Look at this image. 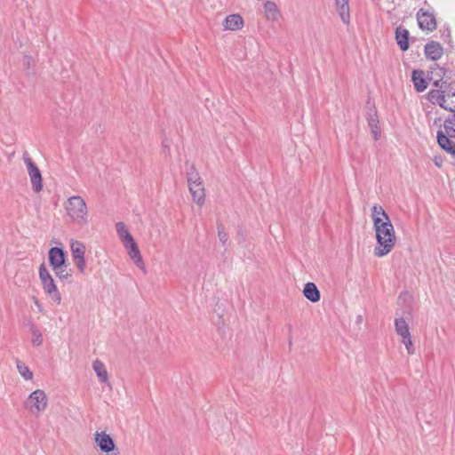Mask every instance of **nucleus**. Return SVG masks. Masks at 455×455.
<instances>
[{"label": "nucleus", "mask_w": 455, "mask_h": 455, "mask_svg": "<svg viewBox=\"0 0 455 455\" xmlns=\"http://www.w3.org/2000/svg\"><path fill=\"white\" fill-rule=\"evenodd\" d=\"M116 228L124 245L134 240L124 222H117L116 224Z\"/></svg>", "instance_id": "obj_21"}, {"label": "nucleus", "mask_w": 455, "mask_h": 455, "mask_svg": "<svg viewBox=\"0 0 455 455\" xmlns=\"http://www.w3.org/2000/svg\"><path fill=\"white\" fill-rule=\"evenodd\" d=\"M446 69L448 70V76H453L455 77V73H453L451 70H450L448 68H446Z\"/></svg>", "instance_id": "obj_37"}, {"label": "nucleus", "mask_w": 455, "mask_h": 455, "mask_svg": "<svg viewBox=\"0 0 455 455\" xmlns=\"http://www.w3.org/2000/svg\"><path fill=\"white\" fill-rule=\"evenodd\" d=\"M49 263L53 270H58L61 267H65L66 254L62 248L52 247L49 250Z\"/></svg>", "instance_id": "obj_9"}, {"label": "nucleus", "mask_w": 455, "mask_h": 455, "mask_svg": "<svg viewBox=\"0 0 455 455\" xmlns=\"http://www.w3.org/2000/svg\"><path fill=\"white\" fill-rule=\"evenodd\" d=\"M371 217L373 220V227L375 226V220H387V218H389L384 209L377 204L373 205L371 208Z\"/></svg>", "instance_id": "obj_28"}, {"label": "nucleus", "mask_w": 455, "mask_h": 455, "mask_svg": "<svg viewBox=\"0 0 455 455\" xmlns=\"http://www.w3.org/2000/svg\"><path fill=\"white\" fill-rule=\"evenodd\" d=\"M22 65L28 71V75L35 73V60L31 56L25 55L22 60Z\"/></svg>", "instance_id": "obj_30"}, {"label": "nucleus", "mask_w": 455, "mask_h": 455, "mask_svg": "<svg viewBox=\"0 0 455 455\" xmlns=\"http://www.w3.org/2000/svg\"><path fill=\"white\" fill-rule=\"evenodd\" d=\"M395 328L396 333L398 335H400L401 337L411 334L410 331H409L408 323L403 317L396 318L395 320Z\"/></svg>", "instance_id": "obj_26"}, {"label": "nucleus", "mask_w": 455, "mask_h": 455, "mask_svg": "<svg viewBox=\"0 0 455 455\" xmlns=\"http://www.w3.org/2000/svg\"><path fill=\"white\" fill-rule=\"evenodd\" d=\"M95 443L100 451L108 455H120V451L116 447L114 439L106 432H96L94 435Z\"/></svg>", "instance_id": "obj_5"}, {"label": "nucleus", "mask_w": 455, "mask_h": 455, "mask_svg": "<svg viewBox=\"0 0 455 455\" xmlns=\"http://www.w3.org/2000/svg\"><path fill=\"white\" fill-rule=\"evenodd\" d=\"M436 75L438 76L439 78L434 81L433 86L435 87L436 89H440L442 87L443 78L442 77L441 72L438 71Z\"/></svg>", "instance_id": "obj_33"}, {"label": "nucleus", "mask_w": 455, "mask_h": 455, "mask_svg": "<svg viewBox=\"0 0 455 455\" xmlns=\"http://www.w3.org/2000/svg\"><path fill=\"white\" fill-rule=\"evenodd\" d=\"M16 366L19 373L26 379L30 380L33 378V373L29 368L20 360H16Z\"/></svg>", "instance_id": "obj_27"}, {"label": "nucleus", "mask_w": 455, "mask_h": 455, "mask_svg": "<svg viewBox=\"0 0 455 455\" xmlns=\"http://www.w3.org/2000/svg\"><path fill=\"white\" fill-rule=\"evenodd\" d=\"M452 137L439 130L436 134V139L439 146L447 153L455 157V143L451 140Z\"/></svg>", "instance_id": "obj_12"}, {"label": "nucleus", "mask_w": 455, "mask_h": 455, "mask_svg": "<svg viewBox=\"0 0 455 455\" xmlns=\"http://www.w3.org/2000/svg\"><path fill=\"white\" fill-rule=\"evenodd\" d=\"M70 249L76 266L81 273H84L85 269V247L84 243L79 241H72Z\"/></svg>", "instance_id": "obj_8"}, {"label": "nucleus", "mask_w": 455, "mask_h": 455, "mask_svg": "<svg viewBox=\"0 0 455 455\" xmlns=\"http://www.w3.org/2000/svg\"><path fill=\"white\" fill-rule=\"evenodd\" d=\"M124 246L127 250L128 254H129L130 258L132 259V261L134 262V264L139 267H142L144 263H143L140 250H139L138 245L135 243V241L133 240V241L128 243L127 244H124Z\"/></svg>", "instance_id": "obj_13"}, {"label": "nucleus", "mask_w": 455, "mask_h": 455, "mask_svg": "<svg viewBox=\"0 0 455 455\" xmlns=\"http://www.w3.org/2000/svg\"><path fill=\"white\" fill-rule=\"evenodd\" d=\"M444 133H447L450 137H455V112H451L445 119L443 123Z\"/></svg>", "instance_id": "obj_25"}, {"label": "nucleus", "mask_w": 455, "mask_h": 455, "mask_svg": "<svg viewBox=\"0 0 455 455\" xmlns=\"http://www.w3.org/2000/svg\"><path fill=\"white\" fill-rule=\"evenodd\" d=\"M375 235L377 245L374 247L373 253L376 257H384L387 255L395 247L396 237L394 226L389 218L387 220H375Z\"/></svg>", "instance_id": "obj_1"}, {"label": "nucleus", "mask_w": 455, "mask_h": 455, "mask_svg": "<svg viewBox=\"0 0 455 455\" xmlns=\"http://www.w3.org/2000/svg\"><path fill=\"white\" fill-rule=\"evenodd\" d=\"M411 79L417 92H421L427 89V82L425 79V73L422 70H413Z\"/></svg>", "instance_id": "obj_16"}, {"label": "nucleus", "mask_w": 455, "mask_h": 455, "mask_svg": "<svg viewBox=\"0 0 455 455\" xmlns=\"http://www.w3.org/2000/svg\"><path fill=\"white\" fill-rule=\"evenodd\" d=\"M445 36H446L448 38H450V37H451V32H450V30H449L448 28L446 29V31H444V32L443 33L442 37H444Z\"/></svg>", "instance_id": "obj_36"}, {"label": "nucleus", "mask_w": 455, "mask_h": 455, "mask_svg": "<svg viewBox=\"0 0 455 455\" xmlns=\"http://www.w3.org/2000/svg\"><path fill=\"white\" fill-rule=\"evenodd\" d=\"M451 98H447V103H451Z\"/></svg>", "instance_id": "obj_41"}, {"label": "nucleus", "mask_w": 455, "mask_h": 455, "mask_svg": "<svg viewBox=\"0 0 455 455\" xmlns=\"http://www.w3.org/2000/svg\"><path fill=\"white\" fill-rule=\"evenodd\" d=\"M66 210L68 216L78 224L87 223V205L79 196H73L68 199Z\"/></svg>", "instance_id": "obj_2"}, {"label": "nucleus", "mask_w": 455, "mask_h": 455, "mask_svg": "<svg viewBox=\"0 0 455 455\" xmlns=\"http://www.w3.org/2000/svg\"><path fill=\"white\" fill-rule=\"evenodd\" d=\"M292 345V340H291V338L289 339V347H291Z\"/></svg>", "instance_id": "obj_40"}, {"label": "nucleus", "mask_w": 455, "mask_h": 455, "mask_svg": "<svg viewBox=\"0 0 455 455\" xmlns=\"http://www.w3.org/2000/svg\"><path fill=\"white\" fill-rule=\"evenodd\" d=\"M26 405L33 413L44 411L47 406V397L44 391L41 389L33 391L29 395Z\"/></svg>", "instance_id": "obj_6"}, {"label": "nucleus", "mask_w": 455, "mask_h": 455, "mask_svg": "<svg viewBox=\"0 0 455 455\" xmlns=\"http://www.w3.org/2000/svg\"><path fill=\"white\" fill-rule=\"evenodd\" d=\"M264 11L267 20H277L280 16L276 4L272 1H267L264 4Z\"/></svg>", "instance_id": "obj_23"}, {"label": "nucleus", "mask_w": 455, "mask_h": 455, "mask_svg": "<svg viewBox=\"0 0 455 455\" xmlns=\"http://www.w3.org/2000/svg\"><path fill=\"white\" fill-rule=\"evenodd\" d=\"M362 320H363V316L362 315H358L357 319H356V322L357 323H362Z\"/></svg>", "instance_id": "obj_39"}, {"label": "nucleus", "mask_w": 455, "mask_h": 455, "mask_svg": "<svg viewBox=\"0 0 455 455\" xmlns=\"http://www.w3.org/2000/svg\"><path fill=\"white\" fill-rule=\"evenodd\" d=\"M55 275L60 279V280H66L69 276H71L70 270H68L67 266L60 267L58 270H53Z\"/></svg>", "instance_id": "obj_32"}, {"label": "nucleus", "mask_w": 455, "mask_h": 455, "mask_svg": "<svg viewBox=\"0 0 455 455\" xmlns=\"http://www.w3.org/2000/svg\"><path fill=\"white\" fill-rule=\"evenodd\" d=\"M189 192L192 196L193 201L202 206L205 201V190L204 187L203 180L198 181L197 183H193L188 186Z\"/></svg>", "instance_id": "obj_11"}, {"label": "nucleus", "mask_w": 455, "mask_h": 455, "mask_svg": "<svg viewBox=\"0 0 455 455\" xmlns=\"http://www.w3.org/2000/svg\"><path fill=\"white\" fill-rule=\"evenodd\" d=\"M92 368L102 383L108 382V375L104 363L100 360H95L92 363Z\"/></svg>", "instance_id": "obj_22"}, {"label": "nucleus", "mask_w": 455, "mask_h": 455, "mask_svg": "<svg viewBox=\"0 0 455 455\" xmlns=\"http://www.w3.org/2000/svg\"><path fill=\"white\" fill-rule=\"evenodd\" d=\"M35 304L36 305V307H38L41 310V305L37 299H35Z\"/></svg>", "instance_id": "obj_38"}, {"label": "nucleus", "mask_w": 455, "mask_h": 455, "mask_svg": "<svg viewBox=\"0 0 455 455\" xmlns=\"http://www.w3.org/2000/svg\"><path fill=\"white\" fill-rule=\"evenodd\" d=\"M302 292L304 297L313 303L318 302L321 299L320 291L314 283H307Z\"/></svg>", "instance_id": "obj_14"}, {"label": "nucleus", "mask_w": 455, "mask_h": 455, "mask_svg": "<svg viewBox=\"0 0 455 455\" xmlns=\"http://www.w3.org/2000/svg\"><path fill=\"white\" fill-rule=\"evenodd\" d=\"M367 121L374 140H378L380 136V131L379 128V117L375 109L369 113Z\"/></svg>", "instance_id": "obj_20"}, {"label": "nucleus", "mask_w": 455, "mask_h": 455, "mask_svg": "<svg viewBox=\"0 0 455 455\" xmlns=\"http://www.w3.org/2000/svg\"><path fill=\"white\" fill-rule=\"evenodd\" d=\"M402 343L404 344V346L408 351V354L413 355L415 353V349H414L413 343L411 341V334L402 337Z\"/></svg>", "instance_id": "obj_31"}, {"label": "nucleus", "mask_w": 455, "mask_h": 455, "mask_svg": "<svg viewBox=\"0 0 455 455\" xmlns=\"http://www.w3.org/2000/svg\"><path fill=\"white\" fill-rule=\"evenodd\" d=\"M185 168H186V178H187L188 186L190 184H193V183L195 184V183H197L198 181L203 180L194 164L187 161L185 163Z\"/></svg>", "instance_id": "obj_19"}, {"label": "nucleus", "mask_w": 455, "mask_h": 455, "mask_svg": "<svg viewBox=\"0 0 455 455\" xmlns=\"http://www.w3.org/2000/svg\"><path fill=\"white\" fill-rule=\"evenodd\" d=\"M22 158L28 168L32 188L35 192L38 193L43 188V179L41 172L27 152L23 154Z\"/></svg>", "instance_id": "obj_4"}, {"label": "nucleus", "mask_w": 455, "mask_h": 455, "mask_svg": "<svg viewBox=\"0 0 455 455\" xmlns=\"http://www.w3.org/2000/svg\"><path fill=\"white\" fill-rule=\"evenodd\" d=\"M416 18L420 29L430 32L435 30L436 20L433 12L420 8L416 14Z\"/></svg>", "instance_id": "obj_7"}, {"label": "nucleus", "mask_w": 455, "mask_h": 455, "mask_svg": "<svg viewBox=\"0 0 455 455\" xmlns=\"http://www.w3.org/2000/svg\"><path fill=\"white\" fill-rule=\"evenodd\" d=\"M441 123H442V118H441V117H436V118L434 120V124H435V125L441 126Z\"/></svg>", "instance_id": "obj_34"}, {"label": "nucleus", "mask_w": 455, "mask_h": 455, "mask_svg": "<svg viewBox=\"0 0 455 455\" xmlns=\"http://www.w3.org/2000/svg\"><path fill=\"white\" fill-rule=\"evenodd\" d=\"M39 278L42 282L44 291L54 302L60 304L61 301L60 292L59 291L52 276L45 267L44 264H42L39 267Z\"/></svg>", "instance_id": "obj_3"}, {"label": "nucleus", "mask_w": 455, "mask_h": 455, "mask_svg": "<svg viewBox=\"0 0 455 455\" xmlns=\"http://www.w3.org/2000/svg\"><path fill=\"white\" fill-rule=\"evenodd\" d=\"M224 27L228 30H237L243 27V20L239 14L228 15L224 21Z\"/></svg>", "instance_id": "obj_18"}, {"label": "nucleus", "mask_w": 455, "mask_h": 455, "mask_svg": "<svg viewBox=\"0 0 455 455\" xmlns=\"http://www.w3.org/2000/svg\"><path fill=\"white\" fill-rule=\"evenodd\" d=\"M424 52L427 59L435 61L443 56V48L440 43L431 41L425 45Z\"/></svg>", "instance_id": "obj_10"}, {"label": "nucleus", "mask_w": 455, "mask_h": 455, "mask_svg": "<svg viewBox=\"0 0 455 455\" xmlns=\"http://www.w3.org/2000/svg\"><path fill=\"white\" fill-rule=\"evenodd\" d=\"M217 231L220 242L223 246H226V243L228 240V235L226 232L225 227L222 223H217Z\"/></svg>", "instance_id": "obj_29"}, {"label": "nucleus", "mask_w": 455, "mask_h": 455, "mask_svg": "<svg viewBox=\"0 0 455 455\" xmlns=\"http://www.w3.org/2000/svg\"><path fill=\"white\" fill-rule=\"evenodd\" d=\"M335 5L343 23L348 24L350 21L348 0H335Z\"/></svg>", "instance_id": "obj_17"}, {"label": "nucleus", "mask_w": 455, "mask_h": 455, "mask_svg": "<svg viewBox=\"0 0 455 455\" xmlns=\"http://www.w3.org/2000/svg\"><path fill=\"white\" fill-rule=\"evenodd\" d=\"M28 325L29 326V330L32 334V345L35 347H40L43 344L42 332L34 323L28 322Z\"/></svg>", "instance_id": "obj_24"}, {"label": "nucleus", "mask_w": 455, "mask_h": 455, "mask_svg": "<svg viewBox=\"0 0 455 455\" xmlns=\"http://www.w3.org/2000/svg\"><path fill=\"white\" fill-rule=\"evenodd\" d=\"M445 36H446L448 38H450V37H451V32H450V30H449L448 28L446 29V31H444V32L443 33L442 37H444Z\"/></svg>", "instance_id": "obj_35"}, {"label": "nucleus", "mask_w": 455, "mask_h": 455, "mask_svg": "<svg viewBox=\"0 0 455 455\" xmlns=\"http://www.w3.org/2000/svg\"><path fill=\"white\" fill-rule=\"evenodd\" d=\"M409 31L406 28H403L402 26L396 28L395 40L400 49L403 52L409 49Z\"/></svg>", "instance_id": "obj_15"}]
</instances>
